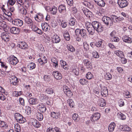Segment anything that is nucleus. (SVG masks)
I'll return each mask as SVG.
<instances>
[{
    "label": "nucleus",
    "instance_id": "6e6d98bb",
    "mask_svg": "<svg viewBox=\"0 0 132 132\" xmlns=\"http://www.w3.org/2000/svg\"><path fill=\"white\" fill-rule=\"evenodd\" d=\"M83 44L84 48L87 51L88 50L90 52L91 50H90V48H89V44L86 42H84Z\"/></svg>",
    "mask_w": 132,
    "mask_h": 132
},
{
    "label": "nucleus",
    "instance_id": "4468645a",
    "mask_svg": "<svg viewBox=\"0 0 132 132\" xmlns=\"http://www.w3.org/2000/svg\"><path fill=\"white\" fill-rule=\"evenodd\" d=\"M31 123L35 127L39 128L40 126V124L38 121L33 118H31L30 119Z\"/></svg>",
    "mask_w": 132,
    "mask_h": 132
},
{
    "label": "nucleus",
    "instance_id": "7ed1b4c3",
    "mask_svg": "<svg viewBox=\"0 0 132 132\" xmlns=\"http://www.w3.org/2000/svg\"><path fill=\"white\" fill-rule=\"evenodd\" d=\"M75 32L76 35H79L83 38L86 37V30L84 29H80L77 28Z\"/></svg>",
    "mask_w": 132,
    "mask_h": 132
},
{
    "label": "nucleus",
    "instance_id": "58836bf2",
    "mask_svg": "<svg viewBox=\"0 0 132 132\" xmlns=\"http://www.w3.org/2000/svg\"><path fill=\"white\" fill-rule=\"evenodd\" d=\"M76 20L73 17H71L70 19L69 23L71 26H74L75 24Z\"/></svg>",
    "mask_w": 132,
    "mask_h": 132
},
{
    "label": "nucleus",
    "instance_id": "20e7f679",
    "mask_svg": "<svg viewBox=\"0 0 132 132\" xmlns=\"http://www.w3.org/2000/svg\"><path fill=\"white\" fill-rule=\"evenodd\" d=\"M14 116L17 122L19 123H23L26 121V119L25 118L19 113H15L14 114Z\"/></svg>",
    "mask_w": 132,
    "mask_h": 132
},
{
    "label": "nucleus",
    "instance_id": "f3484780",
    "mask_svg": "<svg viewBox=\"0 0 132 132\" xmlns=\"http://www.w3.org/2000/svg\"><path fill=\"white\" fill-rule=\"evenodd\" d=\"M59 11L60 13L62 14H64L66 12L65 6L63 5H60L58 8Z\"/></svg>",
    "mask_w": 132,
    "mask_h": 132
},
{
    "label": "nucleus",
    "instance_id": "ea45409f",
    "mask_svg": "<svg viewBox=\"0 0 132 132\" xmlns=\"http://www.w3.org/2000/svg\"><path fill=\"white\" fill-rule=\"evenodd\" d=\"M0 127L3 129H6L8 127V126L6 122L0 120Z\"/></svg>",
    "mask_w": 132,
    "mask_h": 132
},
{
    "label": "nucleus",
    "instance_id": "ddd939ff",
    "mask_svg": "<svg viewBox=\"0 0 132 132\" xmlns=\"http://www.w3.org/2000/svg\"><path fill=\"white\" fill-rule=\"evenodd\" d=\"M12 23L15 26L21 27L23 24V22L19 19H15L12 21Z\"/></svg>",
    "mask_w": 132,
    "mask_h": 132
},
{
    "label": "nucleus",
    "instance_id": "de8ad7c7",
    "mask_svg": "<svg viewBox=\"0 0 132 132\" xmlns=\"http://www.w3.org/2000/svg\"><path fill=\"white\" fill-rule=\"evenodd\" d=\"M19 11L21 14L24 15H26L27 12L26 9L23 7L21 6L19 8Z\"/></svg>",
    "mask_w": 132,
    "mask_h": 132
},
{
    "label": "nucleus",
    "instance_id": "603ef678",
    "mask_svg": "<svg viewBox=\"0 0 132 132\" xmlns=\"http://www.w3.org/2000/svg\"><path fill=\"white\" fill-rule=\"evenodd\" d=\"M22 93V92L21 91L19 92L14 91L13 93V95L14 96H18L21 95Z\"/></svg>",
    "mask_w": 132,
    "mask_h": 132
},
{
    "label": "nucleus",
    "instance_id": "c9c22d12",
    "mask_svg": "<svg viewBox=\"0 0 132 132\" xmlns=\"http://www.w3.org/2000/svg\"><path fill=\"white\" fill-rule=\"evenodd\" d=\"M103 40L101 39H100L96 42L95 44V46L98 47H100V48H103L102 47V43Z\"/></svg>",
    "mask_w": 132,
    "mask_h": 132
},
{
    "label": "nucleus",
    "instance_id": "a211bd4d",
    "mask_svg": "<svg viewBox=\"0 0 132 132\" xmlns=\"http://www.w3.org/2000/svg\"><path fill=\"white\" fill-rule=\"evenodd\" d=\"M11 84L14 85H16L18 83V78L15 76H12L10 79Z\"/></svg>",
    "mask_w": 132,
    "mask_h": 132
},
{
    "label": "nucleus",
    "instance_id": "680f3d73",
    "mask_svg": "<svg viewBox=\"0 0 132 132\" xmlns=\"http://www.w3.org/2000/svg\"><path fill=\"white\" fill-rule=\"evenodd\" d=\"M117 33L116 31L113 30L111 32L110 34V38H113L116 36Z\"/></svg>",
    "mask_w": 132,
    "mask_h": 132
},
{
    "label": "nucleus",
    "instance_id": "72a5a7b5",
    "mask_svg": "<svg viewBox=\"0 0 132 132\" xmlns=\"http://www.w3.org/2000/svg\"><path fill=\"white\" fill-rule=\"evenodd\" d=\"M120 128L122 130L129 131L130 130V128L127 125H121L120 126Z\"/></svg>",
    "mask_w": 132,
    "mask_h": 132
},
{
    "label": "nucleus",
    "instance_id": "13d9d810",
    "mask_svg": "<svg viewBox=\"0 0 132 132\" xmlns=\"http://www.w3.org/2000/svg\"><path fill=\"white\" fill-rule=\"evenodd\" d=\"M72 71L75 75L78 76L79 75V72L78 68H73L72 69Z\"/></svg>",
    "mask_w": 132,
    "mask_h": 132
},
{
    "label": "nucleus",
    "instance_id": "f704fd0d",
    "mask_svg": "<svg viewBox=\"0 0 132 132\" xmlns=\"http://www.w3.org/2000/svg\"><path fill=\"white\" fill-rule=\"evenodd\" d=\"M62 67L65 70H67L68 69V65L67 64L65 61L61 60L60 61Z\"/></svg>",
    "mask_w": 132,
    "mask_h": 132
},
{
    "label": "nucleus",
    "instance_id": "3c124183",
    "mask_svg": "<svg viewBox=\"0 0 132 132\" xmlns=\"http://www.w3.org/2000/svg\"><path fill=\"white\" fill-rule=\"evenodd\" d=\"M67 102L71 108H72L73 107L74 103L72 100L70 99H68L67 100Z\"/></svg>",
    "mask_w": 132,
    "mask_h": 132
},
{
    "label": "nucleus",
    "instance_id": "f03ea898",
    "mask_svg": "<svg viewBox=\"0 0 132 132\" xmlns=\"http://www.w3.org/2000/svg\"><path fill=\"white\" fill-rule=\"evenodd\" d=\"M85 26L88 32L91 35H93L94 32L95 30L93 25V23L86 22Z\"/></svg>",
    "mask_w": 132,
    "mask_h": 132
},
{
    "label": "nucleus",
    "instance_id": "4be33fe9",
    "mask_svg": "<svg viewBox=\"0 0 132 132\" xmlns=\"http://www.w3.org/2000/svg\"><path fill=\"white\" fill-rule=\"evenodd\" d=\"M52 41L53 43H58L60 42V39L58 35H54L52 38Z\"/></svg>",
    "mask_w": 132,
    "mask_h": 132
},
{
    "label": "nucleus",
    "instance_id": "a878e982",
    "mask_svg": "<svg viewBox=\"0 0 132 132\" xmlns=\"http://www.w3.org/2000/svg\"><path fill=\"white\" fill-rule=\"evenodd\" d=\"M38 108L39 111L42 112H45L46 109L45 105L42 103L39 104Z\"/></svg>",
    "mask_w": 132,
    "mask_h": 132
},
{
    "label": "nucleus",
    "instance_id": "774afa93",
    "mask_svg": "<svg viewBox=\"0 0 132 132\" xmlns=\"http://www.w3.org/2000/svg\"><path fill=\"white\" fill-rule=\"evenodd\" d=\"M93 92L96 94H98L100 92V89L98 87H95L93 90Z\"/></svg>",
    "mask_w": 132,
    "mask_h": 132
},
{
    "label": "nucleus",
    "instance_id": "c85d7f7f",
    "mask_svg": "<svg viewBox=\"0 0 132 132\" xmlns=\"http://www.w3.org/2000/svg\"><path fill=\"white\" fill-rule=\"evenodd\" d=\"M98 105L101 107H103L105 106L106 102L105 100L102 98L98 101Z\"/></svg>",
    "mask_w": 132,
    "mask_h": 132
},
{
    "label": "nucleus",
    "instance_id": "bf43d9fd",
    "mask_svg": "<svg viewBox=\"0 0 132 132\" xmlns=\"http://www.w3.org/2000/svg\"><path fill=\"white\" fill-rule=\"evenodd\" d=\"M24 94L25 96L29 98L32 96L31 93L26 90H25Z\"/></svg>",
    "mask_w": 132,
    "mask_h": 132
},
{
    "label": "nucleus",
    "instance_id": "a18cd8bd",
    "mask_svg": "<svg viewBox=\"0 0 132 132\" xmlns=\"http://www.w3.org/2000/svg\"><path fill=\"white\" fill-rule=\"evenodd\" d=\"M67 47L68 50L71 52H75V48L72 46L70 44L68 45H67Z\"/></svg>",
    "mask_w": 132,
    "mask_h": 132
},
{
    "label": "nucleus",
    "instance_id": "c03bdc74",
    "mask_svg": "<svg viewBox=\"0 0 132 132\" xmlns=\"http://www.w3.org/2000/svg\"><path fill=\"white\" fill-rule=\"evenodd\" d=\"M45 92L48 94H52L54 93V90L52 88H48L46 89Z\"/></svg>",
    "mask_w": 132,
    "mask_h": 132
},
{
    "label": "nucleus",
    "instance_id": "423d86ee",
    "mask_svg": "<svg viewBox=\"0 0 132 132\" xmlns=\"http://www.w3.org/2000/svg\"><path fill=\"white\" fill-rule=\"evenodd\" d=\"M102 20L106 26L110 24V26L113 24L112 21L110 18L106 16H104L102 18Z\"/></svg>",
    "mask_w": 132,
    "mask_h": 132
},
{
    "label": "nucleus",
    "instance_id": "37998d69",
    "mask_svg": "<svg viewBox=\"0 0 132 132\" xmlns=\"http://www.w3.org/2000/svg\"><path fill=\"white\" fill-rule=\"evenodd\" d=\"M14 129L16 132H21V127L19 124L18 123L14 124Z\"/></svg>",
    "mask_w": 132,
    "mask_h": 132
},
{
    "label": "nucleus",
    "instance_id": "69168bd1",
    "mask_svg": "<svg viewBox=\"0 0 132 132\" xmlns=\"http://www.w3.org/2000/svg\"><path fill=\"white\" fill-rule=\"evenodd\" d=\"M80 83L83 85L86 84L87 83V80L85 79H81L79 81Z\"/></svg>",
    "mask_w": 132,
    "mask_h": 132
},
{
    "label": "nucleus",
    "instance_id": "473e14b6",
    "mask_svg": "<svg viewBox=\"0 0 132 132\" xmlns=\"http://www.w3.org/2000/svg\"><path fill=\"white\" fill-rule=\"evenodd\" d=\"M90 52L92 53V56L94 58L96 59H98L99 57V55L96 50H94L93 51H92V50H90Z\"/></svg>",
    "mask_w": 132,
    "mask_h": 132
},
{
    "label": "nucleus",
    "instance_id": "5701e85b",
    "mask_svg": "<svg viewBox=\"0 0 132 132\" xmlns=\"http://www.w3.org/2000/svg\"><path fill=\"white\" fill-rule=\"evenodd\" d=\"M10 30L11 33L14 34H19L20 31L19 28L14 27L11 28Z\"/></svg>",
    "mask_w": 132,
    "mask_h": 132
},
{
    "label": "nucleus",
    "instance_id": "e2e57ef3",
    "mask_svg": "<svg viewBox=\"0 0 132 132\" xmlns=\"http://www.w3.org/2000/svg\"><path fill=\"white\" fill-rule=\"evenodd\" d=\"M110 40L112 42H118L119 41V39L117 37L115 36L113 38H110Z\"/></svg>",
    "mask_w": 132,
    "mask_h": 132
},
{
    "label": "nucleus",
    "instance_id": "0e129e2a",
    "mask_svg": "<svg viewBox=\"0 0 132 132\" xmlns=\"http://www.w3.org/2000/svg\"><path fill=\"white\" fill-rule=\"evenodd\" d=\"M26 111L27 112V114H30L31 112V110L30 108L28 106H26Z\"/></svg>",
    "mask_w": 132,
    "mask_h": 132
},
{
    "label": "nucleus",
    "instance_id": "f8f14e48",
    "mask_svg": "<svg viewBox=\"0 0 132 132\" xmlns=\"http://www.w3.org/2000/svg\"><path fill=\"white\" fill-rule=\"evenodd\" d=\"M61 114L60 112L57 111H53L51 112V117L55 119H57L59 118Z\"/></svg>",
    "mask_w": 132,
    "mask_h": 132
},
{
    "label": "nucleus",
    "instance_id": "6e6552de",
    "mask_svg": "<svg viewBox=\"0 0 132 132\" xmlns=\"http://www.w3.org/2000/svg\"><path fill=\"white\" fill-rule=\"evenodd\" d=\"M1 37L2 40L6 42L9 40L11 38V36H10L9 34L5 32L2 33Z\"/></svg>",
    "mask_w": 132,
    "mask_h": 132
},
{
    "label": "nucleus",
    "instance_id": "052dcab7",
    "mask_svg": "<svg viewBox=\"0 0 132 132\" xmlns=\"http://www.w3.org/2000/svg\"><path fill=\"white\" fill-rule=\"evenodd\" d=\"M15 0H8L7 2V4L8 5H9L13 6L15 4Z\"/></svg>",
    "mask_w": 132,
    "mask_h": 132
},
{
    "label": "nucleus",
    "instance_id": "8fccbe9b",
    "mask_svg": "<svg viewBox=\"0 0 132 132\" xmlns=\"http://www.w3.org/2000/svg\"><path fill=\"white\" fill-rule=\"evenodd\" d=\"M104 78L106 80H110L112 79V76L110 73H106L104 75Z\"/></svg>",
    "mask_w": 132,
    "mask_h": 132
},
{
    "label": "nucleus",
    "instance_id": "2eb2a0df",
    "mask_svg": "<svg viewBox=\"0 0 132 132\" xmlns=\"http://www.w3.org/2000/svg\"><path fill=\"white\" fill-rule=\"evenodd\" d=\"M101 94L104 97H106L108 94V90L106 87L104 86L101 88Z\"/></svg>",
    "mask_w": 132,
    "mask_h": 132
},
{
    "label": "nucleus",
    "instance_id": "b1692460",
    "mask_svg": "<svg viewBox=\"0 0 132 132\" xmlns=\"http://www.w3.org/2000/svg\"><path fill=\"white\" fill-rule=\"evenodd\" d=\"M51 61L52 63V64L53 68L55 69L57 68L58 67V64L56 59L53 57L51 59Z\"/></svg>",
    "mask_w": 132,
    "mask_h": 132
},
{
    "label": "nucleus",
    "instance_id": "49530a36",
    "mask_svg": "<svg viewBox=\"0 0 132 132\" xmlns=\"http://www.w3.org/2000/svg\"><path fill=\"white\" fill-rule=\"evenodd\" d=\"M72 117L73 119L75 122H78L79 120V118L78 117V115L77 114H74L72 116Z\"/></svg>",
    "mask_w": 132,
    "mask_h": 132
},
{
    "label": "nucleus",
    "instance_id": "9b49d317",
    "mask_svg": "<svg viewBox=\"0 0 132 132\" xmlns=\"http://www.w3.org/2000/svg\"><path fill=\"white\" fill-rule=\"evenodd\" d=\"M100 117V114L98 112H96L92 114L90 117V119L93 122L98 120Z\"/></svg>",
    "mask_w": 132,
    "mask_h": 132
},
{
    "label": "nucleus",
    "instance_id": "dca6fc26",
    "mask_svg": "<svg viewBox=\"0 0 132 132\" xmlns=\"http://www.w3.org/2000/svg\"><path fill=\"white\" fill-rule=\"evenodd\" d=\"M18 46L22 49H25L27 48L28 45L27 44L24 42H20L18 43Z\"/></svg>",
    "mask_w": 132,
    "mask_h": 132
},
{
    "label": "nucleus",
    "instance_id": "4d7b16f0",
    "mask_svg": "<svg viewBox=\"0 0 132 132\" xmlns=\"http://www.w3.org/2000/svg\"><path fill=\"white\" fill-rule=\"evenodd\" d=\"M99 6L101 7H103L105 5V3L103 0H101L97 4Z\"/></svg>",
    "mask_w": 132,
    "mask_h": 132
},
{
    "label": "nucleus",
    "instance_id": "0eeeda50",
    "mask_svg": "<svg viewBox=\"0 0 132 132\" xmlns=\"http://www.w3.org/2000/svg\"><path fill=\"white\" fill-rule=\"evenodd\" d=\"M52 75L54 78L57 80H61L62 78L61 73L58 71H55L53 72Z\"/></svg>",
    "mask_w": 132,
    "mask_h": 132
},
{
    "label": "nucleus",
    "instance_id": "e433bc0d",
    "mask_svg": "<svg viewBox=\"0 0 132 132\" xmlns=\"http://www.w3.org/2000/svg\"><path fill=\"white\" fill-rule=\"evenodd\" d=\"M29 103L31 105H35L37 103V99L35 98H30L29 100Z\"/></svg>",
    "mask_w": 132,
    "mask_h": 132
},
{
    "label": "nucleus",
    "instance_id": "7c9ffc66",
    "mask_svg": "<svg viewBox=\"0 0 132 132\" xmlns=\"http://www.w3.org/2000/svg\"><path fill=\"white\" fill-rule=\"evenodd\" d=\"M49 8V10L50 13L53 15H55L56 13L57 12V8L55 6H53L51 8Z\"/></svg>",
    "mask_w": 132,
    "mask_h": 132
},
{
    "label": "nucleus",
    "instance_id": "4c0bfd02",
    "mask_svg": "<svg viewBox=\"0 0 132 132\" xmlns=\"http://www.w3.org/2000/svg\"><path fill=\"white\" fill-rule=\"evenodd\" d=\"M83 62L85 65L86 66L87 68H90L91 67V63L88 60L84 59L83 60Z\"/></svg>",
    "mask_w": 132,
    "mask_h": 132
},
{
    "label": "nucleus",
    "instance_id": "09e8293b",
    "mask_svg": "<svg viewBox=\"0 0 132 132\" xmlns=\"http://www.w3.org/2000/svg\"><path fill=\"white\" fill-rule=\"evenodd\" d=\"M117 116L119 118L122 120H124L126 119L125 116L121 112L118 113Z\"/></svg>",
    "mask_w": 132,
    "mask_h": 132
},
{
    "label": "nucleus",
    "instance_id": "9d476101",
    "mask_svg": "<svg viewBox=\"0 0 132 132\" xmlns=\"http://www.w3.org/2000/svg\"><path fill=\"white\" fill-rule=\"evenodd\" d=\"M117 3L119 6L121 8H123L127 6L128 3L126 0H118Z\"/></svg>",
    "mask_w": 132,
    "mask_h": 132
},
{
    "label": "nucleus",
    "instance_id": "aec40b11",
    "mask_svg": "<svg viewBox=\"0 0 132 132\" xmlns=\"http://www.w3.org/2000/svg\"><path fill=\"white\" fill-rule=\"evenodd\" d=\"M24 21L25 23L29 26H30L33 24V22L32 20L29 17L25 16L24 17Z\"/></svg>",
    "mask_w": 132,
    "mask_h": 132
},
{
    "label": "nucleus",
    "instance_id": "338daca9",
    "mask_svg": "<svg viewBox=\"0 0 132 132\" xmlns=\"http://www.w3.org/2000/svg\"><path fill=\"white\" fill-rule=\"evenodd\" d=\"M93 77V75L90 72H88L86 75V78L88 79H91Z\"/></svg>",
    "mask_w": 132,
    "mask_h": 132
},
{
    "label": "nucleus",
    "instance_id": "a19ab883",
    "mask_svg": "<svg viewBox=\"0 0 132 132\" xmlns=\"http://www.w3.org/2000/svg\"><path fill=\"white\" fill-rule=\"evenodd\" d=\"M37 118L40 121H42L43 119V116L42 113L41 112H37L36 113Z\"/></svg>",
    "mask_w": 132,
    "mask_h": 132
},
{
    "label": "nucleus",
    "instance_id": "bb28decb",
    "mask_svg": "<svg viewBox=\"0 0 132 132\" xmlns=\"http://www.w3.org/2000/svg\"><path fill=\"white\" fill-rule=\"evenodd\" d=\"M41 27L42 29L45 31H47L49 29L48 24L46 22H43L42 23Z\"/></svg>",
    "mask_w": 132,
    "mask_h": 132
},
{
    "label": "nucleus",
    "instance_id": "2f4dec72",
    "mask_svg": "<svg viewBox=\"0 0 132 132\" xmlns=\"http://www.w3.org/2000/svg\"><path fill=\"white\" fill-rule=\"evenodd\" d=\"M27 67L29 70H31L35 68L36 64L34 62H31L28 64Z\"/></svg>",
    "mask_w": 132,
    "mask_h": 132
},
{
    "label": "nucleus",
    "instance_id": "412c9836",
    "mask_svg": "<svg viewBox=\"0 0 132 132\" xmlns=\"http://www.w3.org/2000/svg\"><path fill=\"white\" fill-rule=\"evenodd\" d=\"M82 10L84 13L87 17L90 18L92 16V13L88 9L84 8Z\"/></svg>",
    "mask_w": 132,
    "mask_h": 132
},
{
    "label": "nucleus",
    "instance_id": "5fc2aeb1",
    "mask_svg": "<svg viewBox=\"0 0 132 132\" xmlns=\"http://www.w3.org/2000/svg\"><path fill=\"white\" fill-rule=\"evenodd\" d=\"M118 102V105L120 107L124 105V103L122 99H119Z\"/></svg>",
    "mask_w": 132,
    "mask_h": 132
},
{
    "label": "nucleus",
    "instance_id": "39448f33",
    "mask_svg": "<svg viewBox=\"0 0 132 132\" xmlns=\"http://www.w3.org/2000/svg\"><path fill=\"white\" fill-rule=\"evenodd\" d=\"M8 61L10 64L15 65L19 62L17 58L14 56H10L8 58Z\"/></svg>",
    "mask_w": 132,
    "mask_h": 132
},
{
    "label": "nucleus",
    "instance_id": "79ce46f5",
    "mask_svg": "<svg viewBox=\"0 0 132 132\" xmlns=\"http://www.w3.org/2000/svg\"><path fill=\"white\" fill-rule=\"evenodd\" d=\"M63 36L65 39L67 41H69L70 39V37L69 33L67 31L64 32L63 34Z\"/></svg>",
    "mask_w": 132,
    "mask_h": 132
},
{
    "label": "nucleus",
    "instance_id": "393cba45",
    "mask_svg": "<svg viewBox=\"0 0 132 132\" xmlns=\"http://www.w3.org/2000/svg\"><path fill=\"white\" fill-rule=\"evenodd\" d=\"M114 53L117 56L120 58L122 57H125V56L123 52L121 51H114Z\"/></svg>",
    "mask_w": 132,
    "mask_h": 132
},
{
    "label": "nucleus",
    "instance_id": "864d4df0",
    "mask_svg": "<svg viewBox=\"0 0 132 132\" xmlns=\"http://www.w3.org/2000/svg\"><path fill=\"white\" fill-rule=\"evenodd\" d=\"M124 96L125 97L127 98H130L131 97L130 93L128 91L126 90L124 92Z\"/></svg>",
    "mask_w": 132,
    "mask_h": 132
},
{
    "label": "nucleus",
    "instance_id": "1a4fd4ad",
    "mask_svg": "<svg viewBox=\"0 0 132 132\" xmlns=\"http://www.w3.org/2000/svg\"><path fill=\"white\" fill-rule=\"evenodd\" d=\"M39 56L40 58L38 59V61L41 64H43L47 63V60L45 56L42 54L40 55Z\"/></svg>",
    "mask_w": 132,
    "mask_h": 132
},
{
    "label": "nucleus",
    "instance_id": "6ab92c4d",
    "mask_svg": "<svg viewBox=\"0 0 132 132\" xmlns=\"http://www.w3.org/2000/svg\"><path fill=\"white\" fill-rule=\"evenodd\" d=\"M122 38L123 41L125 42L128 43H131L132 42V38L128 36H124Z\"/></svg>",
    "mask_w": 132,
    "mask_h": 132
},
{
    "label": "nucleus",
    "instance_id": "c756f323",
    "mask_svg": "<svg viewBox=\"0 0 132 132\" xmlns=\"http://www.w3.org/2000/svg\"><path fill=\"white\" fill-rule=\"evenodd\" d=\"M116 127V124L114 122H112L110 124L108 127V130L110 132H112Z\"/></svg>",
    "mask_w": 132,
    "mask_h": 132
},
{
    "label": "nucleus",
    "instance_id": "f257e3e1",
    "mask_svg": "<svg viewBox=\"0 0 132 132\" xmlns=\"http://www.w3.org/2000/svg\"><path fill=\"white\" fill-rule=\"evenodd\" d=\"M92 22L95 30L98 32L103 31V28L100 23L96 21H94Z\"/></svg>",
    "mask_w": 132,
    "mask_h": 132
},
{
    "label": "nucleus",
    "instance_id": "cd10ccee",
    "mask_svg": "<svg viewBox=\"0 0 132 132\" xmlns=\"http://www.w3.org/2000/svg\"><path fill=\"white\" fill-rule=\"evenodd\" d=\"M43 14L39 13L37 14L36 16H35V18L36 21L39 22L43 20Z\"/></svg>",
    "mask_w": 132,
    "mask_h": 132
}]
</instances>
